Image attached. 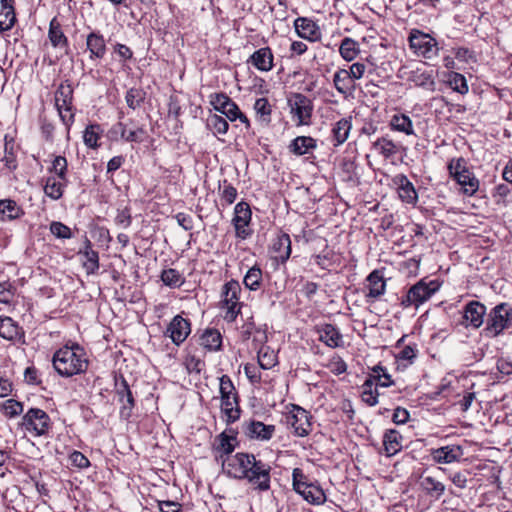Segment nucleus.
<instances>
[{"label": "nucleus", "mask_w": 512, "mask_h": 512, "mask_svg": "<svg viewBox=\"0 0 512 512\" xmlns=\"http://www.w3.org/2000/svg\"><path fill=\"white\" fill-rule=\"evenodd\" d=\"M55 371L62 377H72L85 373L88 368L86 352L79 344L58 349L52 358Z\"/></svg>", "instance_id": "nucleus-1"}, {"label": "nucleus", "mask_w": 512, "mask_h": 512, "mask_svg": "<svg viewBox=\"0 0 512 512\" xmlns=\"http://www.w3.org/2000/svg\"><path fill=\"white\" fill-rule=\"evenodd\" d=\"M511 327L512 306L508 303H500L488 313L484 332L486 336L494 338Z\"/></svg>", "instance_id": "nucleus-2"}, {"label": "nucleus", "mask_w": 512, "mask_h": 512, "mask_svg": "<svg viewBox=\"0 0 512 512\" xmlns=\"http://www.w3.org/2000/svg\"><path fill=\"white\" fill-rule=\"evenodd\" d=\"M247 473L243 474L252 489L258 493L267 492L271 488V466L256 457L252 459Z\"/></svg>", "instance_id": "nucleus-3"}, {"label": "nucleus", "mask_w": 512, "mask_h": 512, "mask_svg": "<svg viewBox=\"0 0 512 512\" xmlns=\"http://www.w3.org/2000/svg\"><path fill=\"white\" fill-rule=\"evenodd\" d=\"M292 477L294 490L307 502L313 505H320L326 501V495L322 488L316 484L309 483L301 469L295 468Z\"/></svg>", "instance_id": "nucleus-4"}, {"label": "nucleus", "mask_w": 512, "mask_h": 512, "mask_svg": "<svg viewBox=\"0 0 512 512\" xmlns=\"http://www.w3.org/2000/svg\"><path fill=\"white\" fill-rule=\"evenodd\" d=\"M240 292V284L235 280H231L223 286L222 309L225 310L224 319L228 322H233L240 313Z\"/></svg>", "instance_id": "nucleus-5"}, {"label": "nucleus", "mask_w": 512, "mask_h": 512, "mask_svg": "<svg viewBox=\"0 0 512 512\" xmlns=\"http://www.w3.org/2000/svg\"><path fill=\"white\" fill-rule=\"evenodd\" d=\"M410 48L415 54L425 59H433L438 56L439 47L435 38L419 30H413L409 36Z\"/></svg>", "instance_id": "nucleus-6"}, {"label": "nucleus", "mask_w": 512, "mask_h": 512, "mask_svg": "<svg viewBox=\"0 0 512 512\" xmlns=\"http://www.w3.org/2000/svg\"><path fill=\"white\" fill-rule=\"evenodd\" d=\"M210 103L216 111L225 115L230 121L239 119L246 127L250 126L248 118L240 111L238 105L226 94L217 93L212 95Z\"/></svg>", "instance_id": "nucleus-7"}, {"label": "nucleus", "mask_w": 512, "mask_h": 512, "mask_svg": "<svg viewBox=\"0 0 512 512\" xmlns=\"http://www.w3.org/2000/svg\"><path fill=\"white\" fill-rule=\"evenodd\" d=\"M22 426L26 431L36 436L45 435L50 428V417L42 409L31 408L22 419Z\"/></svg>", "instance_id": "nucleus-8"}, {"label": "nucleus", "mask_w": 512, "mask_h": 512, "mask_svg": "<svg viewBox=\"0 0 512 512\" xmlns=\"http://www.w3.org/2000/svg\"><path fill=\"white\" fill-rule=\"evenodd\" d=\"M437 289L438 287L434 282L427 284L421 280L408 290L406 296L402 298L401 304L405 308L410 306H415L417 308L429 300Z\"/></svg>", "instance_id": "nucleus-9"}, {"label": "nucleus", "mask_w": 512, "mask_h": 512, "mask_svg": "<svg viewBox=\"0 0 512 512\" xmlns=\"http://www.w3.org/2000/svg\"><path fill=\"white\" fill-rule=\"evenodd\" d=\"M308 411L298 405H292V409L286 416L287 425L293 429V433L298 437H305L310 434L312 424L310 422Z\"/></svg>", "instance_id": "nucleus-10"}, {"label": "nucleus", "mask_w": 512, "mask_h": 512, "mask_svg": "<svg viewBox=\"0 0 512 512\" xmlns=\"http://www.w3.org/2000/svg\"><path fill=\"white\" fill-rule=\"evenodd\" d=\"M255 458L254 454L239 452L235 455L227 456L223 460L222 465L224 471L228 476L243 480V474L247 473L252 463V459Z\"/></svg>", "instance_id": "nucleus-11"}, {"label": "nucleus", "mask_w": 512, "mask_h": 512, "mask_svg": "<svg viewBox=\"0 0 512 512\" xmlns=\"http://www.w3.org/2000/svg\"><path fill=\"white\" fill-rule=\"evenodd\" d=\"M288 105L290 107L291 114L297 118L298 125H305L309 123L313 105L307 96L301 93H296L288 100Z\"/></svg>", "instance_id": "nucleus-12"}, {"label": "nucleus", "mask_w": 512, "mask_h": 512, "mask_svg": "<svg viewBox=\"0 0 512 512\" xmlns=\"http://www.w3.org/2000/svg\"><path fill=\"white\" fill-rule=\"evenodd\" d=\"M115 390L118 401L122 404L119 411L120 417L122 419L128 420L131 417L132 411L135 407V399L124 377L121 376L120 380H116Z\"/></svg>", "instance_id": "nucleus-13"}, {"label": "nucleus", "mask_w": 512, "mask_h": 512, "mask_svg": "<svg viewBox=\"0 0 512 512\" xmlns=\"http://www.w3.org/2000/svg\"><path fill=\"white\" fill-rule=\"evenodd\" d=\"M232 221L235 227L236 236L240 239H246L251 233L247 228L251 221V210L246 202H239L236 204Z\"/></svg>", "instance_id": "nucleus-14"}, {"label": "nucleus", "mask_w": 512, "mask_h": 512, "mask_svg": "<svg viewBox=\"0 0 512 512\" xmlns=\"http://www.w3.org/2000/svg\"><path fill=\"white\" fill-rule=\"evenodd\" d=\"M0 337L14 343H25V332L23 328L8 316H0Z\"/></svg>", "instance_id": "nucleus-15"}, {"label": "nucleus", "mask_w": 512, "mask_h": 512, "mask_svg": "<svg viewBox=\"0 0 512 512\" xmlns=\"http://www.w3.org/2000/svg\"><path fill=\"white\" fill-rule=\"evenodd\" d=\"M294 28L300 38L310 42H316L321 39L320 27L311 19L298 17L294 21Z\"/></svg>", "instance_id": "nucleus-16"}, {"label": "nucleus", "mask_w": 512, "mask_h": 512, "mask_svg": "<svg viewBox=\"0 0 512 512\" xmlns=\"http://www.w3.org/2000/svg\"><path fill=\"white\" fill-rule=\"evenodd\" d=\"M486 307L479 301H470L463 310V319L466 327L479 328L484 322Z\"/></svg>", "instance_id": "nucleus-17"}, {"label": "nucleus", "mask_w": 512, "mask_h": 512, "mask_svg": "<svg viewBox=\"0 0 512 512\" xmlns=\"http://www.w3.org/2000/svg\"><path fill=\"white\" fill-rule=\"evenodd\" d=\"M191 332L190 322L180 315H176L170 322L166 334L176 345L183 343Z\"/></svg>", "instance_id": "nucleus-18"}, {"label": "nucleus", "mask_w": 512, "mask_h": 512, "mask_svg": "<svg viewBox=\"0 0 512 512\" xmlns=\"http://www.w3.org/2000/svg\"><path fill=\"white\" fill-rule=\"evenodd\" d=\"M463 455V450L458 445H447L431 450V457L439 464H450L458 461Z\"/></svg>", "instance_id": "nucleus-19"}, {"label": "nucleus", "mask_w": 512, "mask_h": 512, "mask_svg": "<svg viewBox=\"0 0 512 512\" xmlns=\"http://www.w3.org/2000/svg\"><path fill=\"white\" fill-rule=\"evenodd\" d=\"M397 186L399 198L407 204H415L418 200V194L414 185L409 181L406 175L398 174L393 179Z\"/></svg>", "instance_id": "nucleus-20"}, {"label": "nucleus", "mask_w": 512, "mask_h": 512, "mask_svg": "<svg viewBox=\"0 0 512 512\" xmlns=\"http://www.w3.org/2000/svg\"><path fill=\"white\" fill-rule=\"evenodd\" d=\"M84 250H80L78 254L82 257V265L88 275L95 274L99 269L98 252L92 249L91 241L85 239Z\"/></svg>", "instance_id": "nucleus-21"}, {"label": "nucleus", "mask_w": 512, "mask_h": 512, "mask_svg": "<svg viewBox=\"0 0 512 512\" xmlns=\"http://www.w3.org/2000/svg\"><path fill=\"white\" fill-rule=\"evenodd\" d=\"M16 21L14 0H0V32L12 29Z\"/></svg>", "instance_id": "nucleus-22"}, {"label": "nucleus", "mask_w": 512, "mask_h": 512, "mask_svg": "<svg viewBox=\"0 0 512 512\" xmlns=\"http://www.w3.org/2000/svg\"><path fill=\"white\" fill-rule=\"evenodd\" d=\"M255 68L260 71L268 72L273 68V54L269 47H263L256 50L248 60Z\"/></svg>", "instance_id": "nucleus-23"}, {"label": "nucleus", "mask_w": 512, "mask_h": 512, "mask_svg": "<svg viewBox=\"0 0 512 512\" xmlns=\"http://www.w3.org/2000/svg\"><path fill=\"white\" fill-rule=\"evenodd\" d=\"M274 258L281 263H285L291 255V239L286 233L277 236L272 244Z\"/></svg>", "instance_id": "nucleus-24"}, {"label": "nucleus", "mask_w": 512, "mask_h": 512, "mask_svg": "<svg viewBox=\"0 0 512 512\" xmlns=\"http://www.w3.org/2000/svg\"><path fill=\"white\" fill-rule=\"evenodd\" d=\"M275 432L274 425H266L260 421H251L246 424L245 433L253 439L269 440Z\"/></svg>", "instance_id": "nucleus-25"}, {"label": "nucleus", "mask_w": 512, "mask_h": 512, "mask_svg": "<svg viewBox=\"0 0 512 512\" xmlns=\"http://www.w3.org/2000/svg\"><path fill=\"white\" fill-rule=\"evenodd\" d=\"M319 340L331 348L339 347L342 344V335L332 324H324L317 328Z\"/></svg>", "instance_id": "nucleus-26"}, {"label": "nucleus", "mask_w": 512, "mask_h": 512, "mask_svg": "<svg viewBox=\"0 0 512 512\" xmlns=\"http://www.w3.org/2000/svg\"><path fill=\"white\" fill-rule=\"evenodd\" d=\"M333 84L335 89L344 96L351 95L356 89L355 82L346 69H339L335 72Z\"/></svg>", "instance_id": "nucleus-27"}, {"label": "nucleus", "mask_w": 512, "mask_h": 512, "mask_svg": "<svg viewBox=\"0 0 512 512\" xmlns=\"http://www.w3.org/2000/svg\"><path fill=\"white\" fill-rule=\"evenodd\" d=\"M24 215V210L15 200L2 199L0 200V221H13L19 219Z\"/></svg>", "instance_id": "nucleus-28"}, {"label": "nucleus", "mask_w": 512, "mask_h": 512, "mask_svg": "<svg viewBox=\"0 0 512 512\" xmlns=\"http://www.w3.org/2000/svg\"><path fill=\"white\" fill-rule=\"evenodd\" d=\"M87 49L91 59H102L106 53V44L102 35L92 32L87 36Z\"/></svg>", "instance_id": "nucleus-29"}, {"label": "nucleus", "mask_w": 512, "mask_h": 512, "mask_svg": "<svg viewBox=\"0 0 512 512\" xmlns=\"http://www.w3.org/2000/svg\"><path fill=\"white\" fill-rule=\"evenodd\" d=\"M317 148V142L310 136H298L289 145L290 151L298 156L308 154Z\"/></svg>", "instance_id": "nucleus-30"}, {"label": "nucleus", "mask_w": 512, "mask_h": 512, "mask_svg": "<svg viewBox=\"0 0 512 512\" xmlns=\"http://www.w3.org/2000/svg\"><path fill=\"white\" fill-rule=\"evenodd\" d=\"M402 435L394 429L387 430L383 436V446L387 456L391 457L402 449Z\"/></svg>", "instance_id": "nucleus-31"}, {"label": "nucleus", "mask_w": 512, "mask_h": 512, "mask_svg": "<svg viewBox=\"0 0 512 512\" xmlns=\"http://www.w3.org/2000/svg\"><path fill=\"white\" fill-rule=\"evenodd\" d=\"M400 147V144L395 143L388 136L380 137L373 143V148L385 159H390L397 155Z\"/></svg>", "instance_id": "nucleus-32"}, {"label": "nucleus", "mask_w": 512, "mask_h": 512, "mask_svg": "<svg viewBox=\"0 0 512 512\" xmlns=\"http://www.w3.org/2000/svg\"><path fill=\"white\" fill-rule=\"evenodd\" d=\"M48 38L55 48H67L68 39L65 36L60 22L54 17L49 24Z\"/></svg>", "instance_id": "nucleus-33"}, {"label": "nucleus", "mask_w": 512, "mask_h": 512, "mask_svg": "<svg viewBox=\"0 0 512 512\" xmlns=\"http://www.w3.org/2000/svg\"><path fill=\"white\" fill-rule=\"evenodd\" d=\"M454 180L461 186V190L465 195L472 196L479 189V180L470 170L467 173H461Z\"/></svg>", "instance_id": "nucleus-34"}, {"label": "nucleus", "mask_w": 512, "mask_h": 512, "mask_svg": "<svg viewBox=\"0 0 512 512\" xmlns=\"http://www.w3.org/2000/svg\"><path fill=\"white\" fill-rule=\"evenodd\" d=\"M199 343L209 351H218L222 345V336L216 329H206L200 336Z\"/></svg>", "instance_id": "nucleus-35"}, {"label": "nucleus", "mask_w": 512, "mask_h": 512, "mask_svg": "<svg viewBox=\"0 0 512 512\" xmlns=\"http://www.w3.org/2000/svg\"><path fill=\"white\" fill-rule=\"evenodd\" d=\"M67 183V179L63 181L58 177L50 176L46 179L44 192L49 198L58 200L62 197L64 188L66 187Z\"/></svg>", "instance_id": "nucleus-36"}, {"label": "nucleus", "mask_w": 512, "mask_h": 512, "mask_svg": "<svg viewBox=\"0 0 512 512\" xmlns=\"http://www.w3.org/2000/svg\"><path fill=\"white\" fill-rule=\"evenodd\" d=\"M352 128L351 117L342 118L335 123L332 129L334 145L339 146L343 144L349 136Z\"/></svg>", "instance_id": "nucleus-37"}, {"label": "nucleus", "mask_w": 512, "mask_h": 512, "mask_svg": "<svg viewBox=\"0 0 512 512\" xmlns=\"http://www.w3.org/2000/svg\"><path fill=\"white\" fill-rule=\"evenodd\" d=\"M369 292L366 295L370 298H378L385 292L386 284L379 271L374 270L367 277Z\"/></svg>", "instance_id": "nucleus-38"}, {"label": "nucleus", "mask_w": 512, "mask_h": 512, "mask_svg": "<svg viewBox=\"0 0 512 512\" xmlns=\"http://www.w3.org/2000/svg\"><path fill=\"white\" fill-rule=\"evenodd\" d=\"M378 387L379 386H376L374 379L368 376L362 385V401L369 406H375L378 403Z\"/></svg>", "instance_id": "nucleus-39"}, {"label": "nucleus", "mask_w": 512, "mask_h": 512, "mask_svg": "<svg viewBox=\"0 0 512 512\" xmlns=\"http://www.w3.org/2000/svg\"><path fill=\"white\" fill-rule=\"evenodd\" d=\"M221 410L226 416L227 423H233L240 417V408L238 396H233V399L222 398Z\"/></svg>", "instance_id": "nucleus-40"}, {"label": "nucleus", "mask_w": 512, "mask_h": 512, "mask_svg": "<svg viewBox=\"0 0 512 512\" xmlns=\"http://www.w3.org/2000/svg\"><path fill=\"white\" fill-rule=\"evenodd\" d=\"M420 486L427 495L436 499H439L445 492V485L432 476L423 477Z\"/></svg>", "instance_id": "nucleus-41"}, {"label": "nucleus", "mask_w": 512, "mask_h": 512, "mask_svg": "<svg viewBox=\"0 0 512 512\" xmlns=\"http://www.w3.org/2000/svg\"><path fill=\"white\" fill-rule=\"evenodd\" d=\"M390 127L394 131L402 132L406 135H414L413 123L409 116L405 114H395L390 120Z\"/></svg>", "instance_id": "nucleus-42"}, {"label": "nucleus", "mask_w": 512, "mask_h": 512, "mask_svg": "<svg viewBox=\"0 0 512 512\" xmlns=\"http://www.w3.org/2000/svg\"><path fill=\"white\" fill-rule=\"evenodd\" d=\"M257 120L262 125H268L271 122L272 108L267 98H258L254 103Z\"/></svg>", "instance_id": "nucleus-43"}, {"label": "nucleus", "mask_w": 512, "mask_h": 512, "mask_svg": "<svg viewBox=\"0 0 512 512\" xmlns=\"http://www.w3.org/2000/svg\"><path fill=\"white\" fill-rule=\"evenodd\" d=\"M59 116L66 127H70L74 122L73 100H60L55 102Z\"/></svg>", "instance_id": "nucleus-44"}, {"label": "nucleus", "mask_w": 512, "mask_h": 512, "mask_svg": "<svg viewBox=\"0 0 512 512\" xmlns=\"http://www.w3.org/2000/svg\"><path fill=\"white\" fill-rule=\"evenodd\" d=\"M339 52L341 57L346 61L354 60L360 52L357 41L350 37H345L340 44Z\"/></svg>", "instance_id": "nucleus-45"}, {"label": "nucleus", "mask_w": 512, "mask_h": 512, "mask_svg": "<svg viewBox=\"0 0 512 512\" xmlns=\"http://www.w3.org/2000/svg\"><path fill=\"white\" fill-rule=\"evenodd\" d=\"M258 364L264 370L273 368L277 364V354L269 346H262L258 351Z\"/></svg>", "instance_id": "nucleus-46"}, {"label": "nucleus", "mask_w": 512, "mask_h": 512, "mask_svg": "<svg viewBox=\"0 0 512 512\" xmlns=\"http://www.w3.org/2000/svg\"><path fill=\"white\" fill-rule=\"evenodd\" d=\"M243 283L249 290L260 289L262 283V270L258 266L251 267L244 276Z\"/></svg>", "instance_id": "nucleus-47"}, {"label": "nucleus", "mask_w": 512, "mask_h": 512, "mask_svg": "<svg viewBox=\"0 0 512 512\" xmlns=\"http://www.w3.org/2000/svg\"><path fill=\"white\" fill-rule=\"evenodd\" d=\"M162 282L169 287L178 288L184 283L182 274L173 268L165 269L161 273Z\"/></svg>", "instance_id": "nucleus-48"}, {"label": "nucleus", "mask_w": 512, "mask_h": 512, "mask_svg": "<svg viewBox=\"0 0 512 512\" xmlns=\"http://www.w3.org/2000/svg\"><path fill=\"white\" fill-rule=\"evenodd\" d=\"M369 376L374 379L376 386L379 387H389L394 384L390 374L380 364L372 368V373Z\"/></svg>", "instance_id": "nucleus-49"}, {"label": "nucleus", "mask_w": 512, "mask_h": 512, "mask_svg": "<svg viewBox=\"0 0 512 512\" xmlns=\"http://www.w3.org/2000/svg\"><path fill=\"white\" fill-rule=\"evenodd\" d=\"M146 93L140 88H130L125 95V100L129 108L138 109L144 102Z\"/></svg>", "instance_id": "nucleus-50"}, {"label": "nucleus", "mask_w": 512, "mask_h": 512, "mask_svg": "<svg viewBox=\"0 0 512 512\" xmlns=\"http://www.w3.org/2000/svg\"><path fill=\"white\" fill-rule=\"evenodd\" d=\"M411 80L415 83V85L419 87L426 88L428 90H434L435 80L431 72L427 71H415L411 77Z\"/></svg>", "instance_id": "nucleus-51"}, {"label": "nucleus", "mask_w": 512, "mask_h": 512, "mask_svg": "<svg viewBox=\"0 0 512 512\" xmlns=\"http://www.w3.org/2000/svg\"><path fill=\"white\" fill-rule=\"evenodd\" d=\"M147 137V132L142 126L133 125L125 128L123 140L126 142L142 143Z\"/></svg>", "instance_id": "nucleus-52"}, {"label": "nucleus", "mask_w": 512, "mask_h": 512, "mask_svg": "<svg viewBox=\"0 0 512 512\" xmlns=\"http://www.w3.org/2000/svg\"><path fill=\"white\" fill-rule=\"evenodd\" d=\"M67 171L68 163L66 158L64 156H56L52 161L49 172L54 173L55 177H58L64 181L67 179Z\"/></svg>", "instance_id": "nucleus-53"}, {"label": "nucleus", "mask_w": 512, "mask_h": 512, "mask_svg": "<svg viewBox=\"0 0 512 512\" xmlns=\"http://www.w3.org/2000/svg\"><path fill=\"white\" fill-rule=\"evenodd\" d=\"M448 82L450 87L460 94H466L469 90L466 78L460 73H451Z\"/></svg>", "instance_id": "nucleus-54"}, {"label": "nucleus", "mask_w": 512, "mask_h": 512, "mask_svg": "<svg viewBox=\"0 0 512 512\" xmlns=\"http://www.w3.org/2000/svg\"><path fill=\"white\" fill-rule=\"evenodd\" d=\"M208 127H210L215 134L224 135L229 129V124L223 117L214 114L208 118Z\"/></svg>", "instance_id": "nucleus-55"}, {"label": "nucleus", "mask_w": 512, "mask_h": 512, "mask_svg": "<svg viewBox=\"0 0 512 512\" xmlns=\"http://www.w3.org/2000/svg\"><path fill=\"white\" fill-rule=\"evenodd\" d=\"M220 395L222 398L233 399V396H238L234 384L228 375L220 377Z\"/></svg>", "instance_id": "nucleus-56"}, {"label": "nucleus", "mask_w": 512, "mask_h": 512, "mask_svg": "<svg viewBox=\"0 0 512 512\" xmlns=\"http://www.w3.org/2000/svg\"><path fill=\"white\" fill-rule=\"evenodd\" d=\"M99 130V125H89L85 129L83 140L87 147L95 149L98 146Z\"/></svg>", "instance_id": "nucleus-57"}, {"label": "nucleus", "mask_w": 512, "mask_h": 512, "mask_svg": "<svg viewBox=\"0 0 512 512\" xmlns=\"http://www.w3.org/2000/svg\"><path fill=\"white\" fill-rule=\"evenodd\" d=\"M221 200H223L227 205H231L235 202L237 198V190L236 188L228 183L227 180H223L222 186H219Z\"/></svg>", "instance_id": "nucleus-58"}, {"label": "nucleus", "mask_w": 512, "mask_h": 512, "mask_svg": "<svg viewBox=\"0 0 512 512\" xmlns=\"http://www.w3.org/2000/svg\"><path fill=\"white\" fill-rule=\"evenodd\" d=\"M468 167L464 158H453L448 163V171L450 176L454 179L461 173H467Z\"/></svg>", "instance_id": "nucleus-59"}, {"label": "nucleus", "mask_w": 512, "mask_h": 512, "mask_svg": "<svg viewBox=\"0 0 512 512\" xmlns=\"http://www.w3.org/2000/svg\"><path fill=\"white\" fill-rule=\"evenodd\" d=\"M50 232L59 239H70L72 238L71 229L63 224L62 222L53 221L50 224Z\"/></svg>", "instance_id": "nucleus-60"}, {"label": "nucleus", "mask_w": 512, "mask_h": 512, "mask_svg": "<svg viewBox=\"0 0 512 512\" xmlns=\"http://www.w3.org/2000/svg\"><path fill=\"white\" fill-rule=\"evenodd\" d=\"M64 99L73 100V87L68 81L61 83L55 92V102Z\"/></svg>", "instance_id": "nucleus-61"}, {"label": "nucleus", "mask_w": 512, "mask_h": 512, "mask_svg": "<svg viewBox=\"0 0 512 512\" xmlns=\"http://www.w3.org/2000/svg\"><path fill=\"white\" fill-rule=\"evenodd\" d=\"M3 410L6 416L15 417L23 412V405L14 399H9L4 403Z\"/></svg>", "instance_id": "nucleus-62"}, {"label": "nucleus", "mask_w": 512, "mask_h": 512, "mask_svg": "<svg viewBox=\"0 0 512 512\" xmlns=\"http://www.w3.org/2000/svg\"><path fill=\"white\" fill-rule=\"evenodd\" d=\"M234 440V437L228 436L224 432L221 433L219 436V444L217 446V450L227 455L232 453L234 450V444L232 442Z\"/></svg>", "instance_id": "nucleus-63"}, {"label": "nucleus", "mask_w": 512, "mask_h": 512, "mask_svg": "<svg viewBox=\"0 0 512 512\" xmlns=\"http://www.w3.org/2000/svg\"><path fill=\"white\" fill-rule=\"evenodd\" d=\"M115 224L123 229H127L132 222V217L130 210L125 208L123 210H118V213L115 217Z\"/></svg>", "instance_id": "nucleus-64"}]
</instances>
